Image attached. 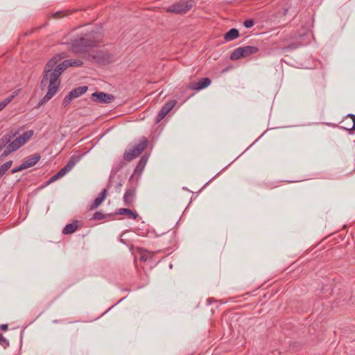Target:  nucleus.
<instances>
[{
    "mask_svg": "<svg viewBox=\"0 0 355 355\" xmlns=\"http://www.w3.org/2000/svg\"><path fill=\"white\" fill-rule=\"evenodd\" d=\"M300 46V44L291 43V44H288V46L282 48V49H283L284 51H292V50L296 49Z\"/></svg>",
    "mask_w": 355,
    "mask_h": 355,
    "instance_id": "25",
    "label": "nucleus"
},
{
    "mask_svg": "<svg viewBox=\"0 0 355 355\" xmlns=\"http://www.w3.org/2000/svg\"><path fill=\"white\" fill-rule=\"evenodd\" d=\"M148 159V155L147 154H145L143 156H141V157L140 158L139 161L137 163V165L135 168L134 174L138 175L139 176L141 174L147 163Z\"/></svg>",
    "mask_w": 355,
    "mask_h": 355,
    "instance_id": "15",
    "label": "nucleus"
},
{
    "mask_svg": "<svg viewBox=\"0 0 355 355\" xmlns=\"http://www.w3.org/2000/svg\"><path fill=\"white\" fill-rule=\"evenodd\" d=\"M103 37L101 31H92L71 40L69 49L75 53H87L92 48L97 46L102 42Z\"/></svg>",
    "mask_w": 355,
    "mask_h": 355,
    "instance_id": "2",
    "label": "nucleus"
},
{
    "mask_svg": "<svg viewBox=\"0 0 355 355\" xmlns=\"http://www.w3.org/2000/svg\"><path fill=\"white\" fill-rule=\"evenodd\" d=\"M12 96L8 97L4 101L0 102V111L2 110L12 100Z\"/></svg>",
    "mask_w": 355,
    "mask_h": 355,
    "instance_id": "27",
    "label": "nucleus"
},
{
    "mask_svg": "<svg viewBox=\"0 0 355 355\" xmlns=\"http://www.w3.org/2000/svg\"><path fill=\"white\" fill-rule=\"evenodd\" d=\"M33 135H21L19 137L13 140H10L6 148L4 149L1 153L0 158H3L8 156L10 153L15 152L24 144H26L32 137Z\"/></svg>",
    "mask_w": 355,
    "mask_h": 355,
    "instance_id": "3",
    "label": "nucleus"
},
{
    "mask_svg": "<svg viewBox=\"0 0 355 355\" xmlns=\"http://www.w3.org/2000/svg\"><path fill=\"white\" fill-rule=\"evenodd\" d=\"M17 135H6L1 139H0V152L3 148H6V146L10 140L12 139Z\"/></svg>",
    "mask_w": 355,
    "mask_h": 355,
    "instance_id": "19",
    "label": "nucleus"
},
{
    "mask_svg": "<svg viewBox=\"0 0 355 355\" xmlns=\"http://www.w3.org/2000/svg\"><path fill=\"white\" fill-rule=\"evenodd\" d=\"M40 28H32L31 30H30L29 31H27L26 33H24V36H28L30 34L34 33L35 31H37V29H39Z\"/></svg>",
    "mask_w": 355,
    "mask_h": 355,
    "instance_id": "34",
    "label": "nucleus"
},
{
    "mask_svg": "<svg viewBox=\"0 0 355 355\" xmlns=\"http://www.w3.org/2000/svg\"><path fill=\"white\" fill-rule=\"evenodd\" d=\"M0 345L4 348L6 349L9 347L10 343L8 340H7L6 338L3 337L0 341Z\"/></svg>",
    "mask_w": 355,
    "mask_h": 355,
    "instance_id": "29",
    "label": "nucleus"
},
{
    "mask_svg": "<svg viewBox=\"0 0 355 355\" xmlns=\"http://www.w3.org/2000/svg\"><path fill=\"white\" fill-rule=\"evenodd\" d=\"M148 144V139L142 137L139 141L132 147V148L130 149L129 151H125L123 154V159L125 161L130 162L137 157H138L147 147Z\"/></svg>",
    "mask_w": 355,
    "mask_h": 355,
    "instance_id": "4",
    "label": "nucleus"
},
{
    "mask_svg": "<svg viewBox=\"0 0 355 355\" xmlns=\"http://www.w3.org/2000/svg\"><path fill=\"white\" fill-rule=\"evenodd\" d=\"M103 201L97 197L90 205L89 209L92 210L98 207Z\"/></svg>",
    "mask_w": 355,
    "mask_h": 355,
    "instance_id": "24",
    "label": "nucleus"
},
{
    "mask_svg": "<svg viewBox=\"0 0 355 355\" xmlns=\"http://www.w3.org/2000/svg\"><path fill=\"white\" fill-rule=\"evenodd\" d=\"M133 175H134V174H132V175L130 177V179H129V181H130V182L132 180V178H133Z\"/></svg>",
    "mask_w": 355,
    "mask_h": 355,
    "instance_id": "41",
    "label": "nucleus"
},
{
    "mask_svg": "<svg viewBox=\"0 0 355 355\" xmlns=\"http://www.w3.org/2000/svg\"><path fill=\"white\" fill-rule=\"evenodd\" d=\"M52 182H53V180H51V178H49V180H48L44 183V185H42V187H46V186H47V185H49V184H51Z\"/></svg>",
    "mask_w": 355,
    "mask_h": 355,
    "instance_id": "38",
    "label": "nucleus"
},
{
    "mask_svg": "<svg viewBox=\"0 0 355 355\" xmlns=\"http://www.w3.org/2000/svg\"><path fill=\"white\" fill-rule=\"evenodd\" d=\"M339 128L347 131L355 130V115L353 114H347L340 123Z\"/></svg>",
    "mask_w": 355,
    "mask_h": 355,
    "instance_id": "11",
    "label": "nucleus"
},
{
    "mask_svg": "<svg viewBox=\"0 0 355 355\" xmlns=\"http://www.w3.org/2000/svg\"><path fill=\"white\" fill-rule=\"evenodd\" d=\"M0 329L2 330V331H7L8 329V325L7 324H3L1 325H0Z\"/></svg>",
    "mask_w": 355,
    "mask_h": 355,
    "instance_id": "35",
    "label": "nucleus"
},
{
    "mask_svg": "<svg viewBox=\"0 0 355 355\" xmlns=\"http://www.w3.org/2000/svg\"><path fill=\"white\" fill-rule=\"evenodd\" d=\"M88 89L87 86H80L73 89L69 93L64 97L62 105L66 107L70 102L79 97L80 96L85 94Z\"/></svg>",
    "mask_w": 355,
    "mask_h": 355,
    "instance_id": "9",
    "label": "nucleus"
},
{
    "mask_svg": "<svg viewBox=\"0 0 355 355\" xmlns=\"http://www.w3.org/2000/svg\"><path fill=\"white\" fill-rule=\"evenodd\" d=\"M259 51L256 46H244L235 49L230 54V59L231 60H237L243 58H247L252 55L256 54Z\"/></svg>",
    "mask_w": 355,
    "mask_h": 355,
    "instance_id": "5",
    "label": "nucleus"
},
{
    "mask_svg": "<svg viewBox=\"0 0 355 355\" xmlns=\"http://www.w3.org/2000/svg\"><path fill=\"white\" fill-rule=\"evenodd\" d=\"M78 159L75 157H71L67 164L64 166L65 168L69 171L72 169V168L75 166Z\"/></svg>",
    "mask_w": 355,
    "mask_h": 355,
    "instance_id": "23",
    "label": "nucleus"
},
{
    "mask_svg": "<svg viewBox=\"0 0 355 355\" xmlns=\"http://www.w3.org/2000/svg\"><path fill=\"white\" fill-rule=\"evenodd\" d=\"M12 161L10 160L0 166V178L7 172V171L12 166Z\"/></svg>",
    "mask_w": 355,
    "mask_h": 355,
    "instance_id": "21",
    "label": "nucleus"
},
{
    "mask_svg": "<svg viewBox=\"0 0 355 355\" xmlns=\"http://www.w3.org/2000/svg\"><path fill=\"white\" fill-rule=\"evenodd\" d=\"M141 260H142V261H146V259H144V256H141Z\"/></svg>",
    "mask_w": 355,
    "mask_h": 355,
    "instance_id": "42",
    "label": "nucleus"
},
{
    "mask_svg": "<svg viewBox=\"0 0 355 355\" xmlns=\"http://www.w3.org/2000/svg\"><path fill=\"white\" fill-rule=\"evenodd\" d=\"M92 218L94 220H101V219H105V218L112 220L114 218V214L112 213V214H109L106 215L99 211H97L94 214Z\"/></svg>",
    "mask_w": 355,
    "mask_h": 355,
    "instance_id": "20",
    "label": "nucleus"
},
{
    "mask_svg": "<svg viewBox=\"0 0 355 355\" xmlns=\"http://www.w3.org/2000/svg\"><path fill=\"white\" fill-rule=\"evenodd\" d=\"M194 5L193 0H181L168 7L166 11L175 14H184L190 10Z\"/></svg>",
    "mask_w": 355,
    "mask_h": 355,
    "instance_id": "6",
    "label": "nucleus"
},
{
    "mask_svg": "<svg viewBox=\"0 0 355 355\" xmlns=\"http://www.w3.org/2000/svg\"><path fill=\"white\" fill-rule=\"evenodd\" d=\"M66 64H68V67H81L83 64V61L80 60H66Z\"/></svg>",
    "mask_w": 355,
    "mask_h": 355,
    "instance_id": "22",
    "label": "nucleus"
},
{
    "mask_svg": "<svg viewBox=\"0 0 355 355\" xmlns=\"http://www.w3.org/2000/svg\"><path fill=\"white\" fill-rule=\"evenodd\" d=\"M52 182H53V180H51V178H49V180H48L44 183V185H42V187H46V186H47V185H49V184H51Z\"/></svg>",
    "mask_w": 355,
    "mask_h": 355,
    "instance_id": "37",
    "label": "nucleus"
},
{
    "mask_svg": "<svg viewBox=\"0 0 355 355\" xmlns=\"http://www.w3.org/2000/svg\"><path fill=\"white\" fill-rule=\"evenodd\" d=\"M110 130H111V129H110V128H108V129H107V130L105 131V132H104V133L107 134V133H109V132H110Z\"/></svg>",
    "mask_w": 355,
    "mask_h": 355,
    "instance_id": "39",
    "label": "nucleus"
},
{
    "mask_svg": "<svg viewBox=\"0 0 355 355\" xmlns=\"http://www.w3.org/2000/svg\"><path fill=\"white\" fill-rule=\"evenodd\" d=\"M62 58L63 56H60V55L55 56L46 64L40 87L43 89L48 85V90L46 95L38 103L39 106L44 105L51 99L60 87V81L59 78L64 70L69 67L68 64H66L67 62L66 60L58 64V61Z\"/></svg>",
    "mask_w": 355,
    "mask_h": 355,
    "instance_id": "1",
    "label": "nucleus"
},
{
    "mask_svg": "<svg viewBox=\"0 0 355 355\" xmlns=\"http://www.w3.org/2000/svg\"><path fill=\"white\" fill-rule=\"evenodd\" d=\"M21 131H23V133H34V131L33 130H25L24 128L18 130L15 133H19Z\"/></svg>",
    "mask_w": 355,
    "mask_h": 355,
    "instance_id": "33",
    "label": "nucleus"
},
{
    "mask_svg": "<svg viewBox=\"0 0 355 355\" xmlns=\"http://www.w3.org/2000/svg\"><path fill=\"white\" fill-rule=\"evenodd\" d=\"M69 171L65 168L64 166L59 171L57 172L58 175L62 178L67 173H68Z\"/></svg>",
    "mask_w": 355,
    "mask_h": 355,
    "instance_id": "31",
    "label": "nucleus"
},
{
    "mask_svg": "<svg viewBox=\"0 0 355 355\" xmlns=\"http://www.w3.org/2000/svg\"><path fill=\"white\" fill-rule=\"evenodd\" d=\"M26 169L25 168V166L24 165V164L22 163L21 164H20L19 166H17V167H15L13 168L11 171H10V173L12 174H14V173H16L17 172H19L22 170H24Z\"/></svg>",
    "mask_w": 355,
    "mask_h": 355,
    "instance_id": "28",
    "label": "nucleus"
},
{
    "mask_svg": "<svg viewBox=\"0 0 355 355\" xmlns=\"http://www.w3.org/2000/svg\"><path fill=\"white\" fill-rule=\"evenodd\" d=\"M86 59L91 62L96 63L100 65H106L112 62V55L100 51L96 52L95 54L87 55Z\"/></svg>",
    "mask_w": 355,
    "mask_h": 355,
    "instance_id": "7",
    "label": "nucleus"
},
{
    "mask_svg": "<svg viewBox=\"0 0 355 355\" xmlns=\"http://www.w3.org/2000/svg\"><path fill=\"white\" fill-rule=\"evenodd\" d=\"M40 158L41 156L39 153H35L26 157V159L23 162L26 169L35 166L40 160Z\"/></svg>",
    "mask_w": 355,
    "mask_h": 355,
    "instance_id": "14",
    "label": "nucleus"
},
{
    "mask_svg": "<svg viewBox=\"0 0 355 355\" xmlns=\"http://www.w3.org/2000/svg\"><path fill=\"white\" fill-rule=\"evenodd\" d=\"M136 185L131 184L126 189L123 197L125 206L128 207H133L136 197Z\"/></svg>",
    "mask_w": 355,
    "mask_h": 355,
    "instance_id": "10",
    "label": "nucleus"
},
{
    "mask_svg": "<svg viewBox=\"0 0 355 355\" xmlns=\"http://www.w3.org/2000/svg\"><path fill=\"white\" fill-rule=\"evenodd\" d=\"M79 220H73L71 223H69L62 229V233L64 235L70 234L75 232L79 227Z\"/></svg>",
    "mask_w": 355,
    "mask_h": 355,
    "instance_id": "16",
    "label": "nucleus"
},
{
    "mask_svg": "<svg viewBox=\"0 0 355 355\" xmlns=\"http://www.w3.org/2000/svg\"><path fill=\"white\" fill-rule=\"evenodd\" d=\"M107 195V189H103L101 192L98 194V198L99 199H101V200L104 201V200L105 199L106 196Z\"/></svg>",
    "mask_w": 355,
    "mask_h": 355,
    "instance_id": "30",
    "label": "nucleus"
},
{
    "mask_svg": "<svg viewBox=\"0 0 355 355\" xmlns=\"http://www.w3.org/2000/svg\"><path fill=\"white\" fill-rule=\"evenodd\" d=\"M211 83L209 78H202L196 83H191L187 86V89L199 91L207 88Z\"/></svg>",
    "mask_w": 355,
    "mask_h": 355,
    "instance_id": "13",
    "label": "nucleus"
},
{
    "mask_svg": "<svg viewBox=\"0 0 355 355\" xmlns=\"http://www.w3.org/2000/svg\"><path fill=\"white\" fill-rule=\"evenodd\" d=\"M123 186V183L122 182H119L116 184V185L114 187V189H115V191L116 193H120L121 192V187Z\"/></svg>",
    "mask_w": 355,
    "mask_h": 355,
    "instance_id": "32",
    "label": "nucleus"
},
{
    "mask_svg": "<svg viewBox=\"0 0 355 355\" xmlns=\"http://www.w3.org/2000/svg\"><path fill=\"white\" fill-rule=\"evenodd\" d=\"M51 180L53 182L60 178V177L58 175V174L56 173L55 175L51 177Z\"/></svg>",
    "mask_w": 355,
    "mask_h": 355,
    "instance_id": "36",
    "label": "nucleus"
},
{
    "mask_svg": "<svg viewBox=\"0 0 355 355\" xmlns=\"http://www.w3.org/2000/svg\"><path fill=\"white\" fill-rule=\"evenodd\" d=\"M111 183H112L111 181H109V182H108V184L107 185V188H110L111 187Z\"/></svg>",
    "mask_w": 355,
    "mask_h": 355,
    "instance_id": "40",
    "label": "nucleus"
},
{
    "mask_svg": "<svg viewBox=\"0 0 355 355\" xmlns=\"http://www.w3.org/2000/svg\"><path fill=\"white\" fill-rule=\"evenodd\" d=\"M254 25V20L252 18L248 19L243 21V26L247 28H250L252 27Z\"/></svg>",
    "mask_w": 355,
    "mask_h": 355,
    "instance_id": "26",
    "label": "nucleus"
},
{
    "mask_svg": "<svg viewBox=\"0 0 355 355\" xmlns=\"http://www.w3.org/2000/svg\"><path fill=\"white\" fill-rule=\"evenodd\" d=\"M114 99L115 96L113 94H107L104 92H96L91 95V101L98 104H108Z\"/></svg>",
    "mask_w": 355,
    "mask_h": 355,
    "instance_id": "8",
    "label": "nucleus"
},
{
    "mask_svg": "<svg viewBox=\"0 0 355 355\" xmlns=\"http://www.w3.org/2000/svg\"><path fill=\"white\" fill-rule=\"evenodd\" d=\"M53 322L58 323V320H54Z\"/></svg>",
    "mask_w": 355,
    "mask_h": 355,
    "instance_id": "43",
    "label": "nucleus"
},
{
    "mask_svg": "<svg viewBox=\"0 0 355 355\" xmlns=\"http://www.w3.org/2000/svg\"><path fill=\"white\" fill-rule=\"evenodd\" d=\"M114 215H127L128 218L132 219H137L139 217V215L137 212L133 211L132 210L128 208H120L116 211L115 213H113Z\"/></svg>",
    "mask_w": 355,
    "mask_h": 355,
    "instance_id": "17",
    "label": "nucleus"
},
{
    "mask_svg": "<svg viewBox=\"0 0 355 355\" xmlns=\"http://www.w3.org/2000/svg\"><path fill=\"white\" fill-rule=\"evenodd\" d=\"M176 103L177 101L175 99H172L166 102L156 116V122L157 123L164 119L166 115L175 107Z\"/></svg>",
    "mask_w": 355,
    "mask_h": 355,
    "instance_id": "12",
    "label": "nucleus"
},
{
    "mask_svg": "<svg viewBox=\"0 0 355 355\" xmlns=\"http://www.w3.org/2000/svg\"><path fill=\"white\" fill-rule=\"evenodd\" d=\"M239 37V31L236 28H231L224 35V39L227 42L232 41Z\"/></svg>",
    "mask_w": 355,
    "mask_h": 355,
    "instance_id": "18",
    "label": "nucleus"
}]
</instances>
